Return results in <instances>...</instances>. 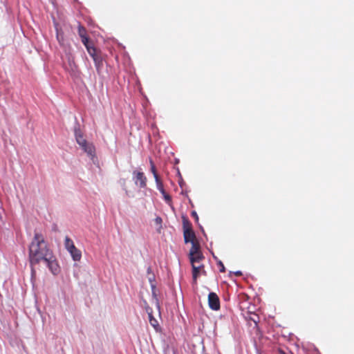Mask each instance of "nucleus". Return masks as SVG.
Wrapping results in <instances>:
<instances>
[{
    "label": "nucleus",
    "mask_w": 354,
    "mask_h": 354,
    "mask_svg": "<svg viewBox=\"0 0 354 354\" xmlns=\"http://www.w3.org/2000/svg\"><path fill=\"white\" fill-rule=\"evenodd\" d=\"M28 259L31 268V280L35 277L34 266L44 262L53 275L59 272V264L41 233L35 232L28 247Z\"/></svg>",
    "instance_id": "obj_1"
},
{
    "label": "nucleus",
    "mask_w": 354,
    "mask_h": 354,
    "mask_svg": "<svg viewBox=\"0 0 354 354\" xmlns=\"http://www.w3.org/2000/svg\"><path fill=\"white\" fill-rule=\"evenodd\" d=\"M74 133L77 143L84 152L87 154L88 157L94 162L96 158L95 147L94 145L92 142H88L84 138L83 133L79 127H75Z\"/></svg>",
    "instance_id": "obj_2"
},
{
    "label": "nucleus",
    "mask_w": 354,
    "mask_h": 354,
    "mask_svg": "<svg viewBox=\"0 0 354 354\" xmlns=\"http://www.w3.org/2000/svg\"><path fill=\"white\" fill-rule=\"evenodd\" d=\"M64 246L66 250L70 253L73 261H80L82 258L81 251L75 246L73 240L67 236L64 239Z\"/></svg>",
    "instance_id": "obj_3"
},
{
    "label": "nucleus",
    "mask_w": 354,
    "mask_h": 354,
    "mask_svg": "<svg viewBox=\"0 0 354 354\" xmlns=\"http://www.w3.org/2000/svg\"><path fill=\"white\" fill-rule=\"evenodd\" d=\"M183 227L185 242L187 243L189 242L192 243V241H195V233L192 229L191 223L186 218H183Z\"/></svg>",
    "instance_id": "obj_4"
},
{
    "label": "nucleus",
    "mask_w": 354,
    "mask_h": 354,
    "mask_svg": "<svg viewBox=\"0 0 354 354\" xmlns=\"http://www.w3.org/2000/svg\"><path fill=\"white\" fill-rule=\"evenodd\" d=\"M132 174L133 180L136 186L140 188H145L147 187V177L142 171L134 170Z\"/></svg>",
    "instance_id": "obj_5"
},
{
    "label": "nucleus",
    "mask_w": 354,
    "mask_h": 354,
    "mask_svg": "<svg viewBox=\"0 0 354 354\" xmlns=\"http://www.w3.org/2000/svg\"><path fill=\"white\" fill-rule=\"evenodd\" d=\"M208 304L212 310H218L220 308V301L217 295L210 292L208 295Z\"/></svg>",
    "instance_id": "obj_6"
},
{
    "label": "nucleus",
    "mask_w": 354,
    "mask_h": 354,
    "mask_svg": "<svg viewBox=\"0 0 354 354\" xmlns=\"http://www.w3.org/2000/svg\"><path fill=\"white\" fill-rule=\"evenodd\" d=\"M156 187H157L158 190L162 194V197L165 199V201H166V203L168 204H170L171 202V197L168 194L166 193L162 181L160 180L158 181H156Z\"/></svg>",
    "instance_id": "obj_7"
},
{
    "label": "nucleus",
    "mask_w": 354,
    "mask_h": 354,
    "mask_svg": "<svg viewBox=\"0 0 354 354\" xmlns=\"http://www.w3.org/2000/svg\"><path fill=\"white\" fill-rule=\"evenodd\" d=\"M66 69L71 74L76 75L77 72V67L73 58H68V66H66Z\"/></svg>",
    "instance_id": "obj_8"
},
{
    "label": "nucleus",
    "mask_w": 354,
    "mask_h": 354,
    "mask_svg": "<svg viewBox=\"0 0 354 354\" xmlns=\"http://www.w3.org/2000/svg\"><path fill=\"white\" fill-rule=\"evenodd\" d=\"M192 277L193 281L194 283H196L197 278L198 277V274L201 272V268L203 267V265L198 264V265H194L192 264Z\"/></svg>",
    "instance_id": "obj_9"
},
{
    "label": "nucleus",
    "mask_w": 354,
    "mask_h": 354,
    "mask_svg": "<svg viewBox=\"0 0 354 354\" xmlns=\"http://www.w3.org/2000/svg\"><path fill=\"white\" fill-rule=\"evenodd\" d=\"M203 259H204V257L201 252L194 254V256H189V260H190L191 264H194V265L201 264V261Z\"/></svg>",
    "instance_id": "obj_10"
},
{
    "label": "nucleus",
    "mask_w": 354,
    "mask_h": 354,
    "mask_svg": "<svg viewBox=\"0 0 354 354\" xmlns=\"http://www.w3.org/2000/svg\"><path fill=\"white\" fill-rule=\"evenodd\" d=\"M148 317H149V321L150 324L156 329L157 330L159 327L158 322L157 319H156L153 316L152 310L147 309Z\"/></svg>",
    "instance_id": "obj_11"
},
{
    "label": "nucleus",
    "mask_w": 354,
    "mask_h": 354,
    "mask_svg": "<svg viewBox=\"0 0 354 354\" xmlns=\"http://www.w3.org/2000/svg\"><path fill=\"white\" fill-rule=\"evenodd\" d=\"M192 248L189 250V256H194V254L201 253L200 251V246L198 243L196 241H192Z\"/></svg>",
    "instance_id": "obj_12"
},
{
    "label": "nucleus",
    "mask_w": 354,
    "mask_h": 354,
    "mask_svg": "<svg viewBox=\"0 0 354 354\" xmlns=\"http://www.w3.org/2000/svg\"><path fill=\"white\" fill-rule=\"evenodd\" d=\"M55 29H56V37H57V40L58 41L59 44L61 45V46H64V35H63V32H61L58 28L57 27V25H55Z\"/></svg>",
    "instance_id": "obj_13"
},
{
    "label": "nucleus",
    "mask_w": 354,
    "mask_h": 354,
    "mask_svg": "<svg viewBox=\"0 0 354 354\" xmlns=\"http://www.w3.org/2000/svg\"><path fill=\"white\" fill-rule=\"evenodd\" d=\"M95 63V68L99 71L103 65V60L101 56L98 55L93 59Z\"/></svg>",
    "instance_id": "obj_14"
},
{
    "label": "nucleus",
    "mask_w": 354,
    "mask_h": 354,
    "mask_svg": "<svg viewBox=\"0 0 354 354\" xmlns=\"http://www.w3.org/2000/svg\"><path fill=\"white\" fill-rule=\"evenodd\" d=\"M148 280L150 283L151 290H156V277L154 273H151V274L148 275Z\"/></svg>",
    "instance_id": "obj_15"
},
{
    "label": "nucleus",
    "mask_w": 354,
    "mask_h": 354,
    "mask_svg": "<svg viewBox=\"0 0 354 354\" xmlns=\"http://www.w3.org/2000/svg\"><path fill=\"white\" fill-rule=\"evenodd\" d=\"M149 162H150V166H151V173L153 175V177L155 178V181L156 182V181L160 180V178H159L157 174L156 167L154 165L153 162L152 161V160L150 159Z\"/></svg>",
    "instance_id": "obj_16"
},
{
    "label": "nucleus",
    "mask_w": 354,
    "mask_h": 354,
    "mask_svg": "<svg viewBox=\"0 0 354 354\" xmlns=\"http://www.w3.org/2000/svg\"><path fill=\"white\" fill-rule=\"evenodd\" d=\"M86 50L93 59H94L95 57L98 56V55L96 53V49L94 47L87 46Z\"/></svg>",
    "instance_id": "obj_17"
},
{
    "label": "nucleus",
    "mask_w": 354,
    "mask_h": 354,
    "mask_svg": "<svg viewBox=\"0 0 354 354\" xmlns=\"http://www.w3.org/2000/svg\"><path fill=\"white\" fill-rule=\"evenodd\" d=\"M78 34H79V36L81 38L86 36V29L83 26H82L80 25L78 27Z\"/></svg>",
    "instance_id": "obj_18"
},
{
    "label": "nucleus",
    "mask_w": 354,
    "mask_h": 354,
    "mask_svg": "<svg viewBox=\"0 0 354 354\" xmlns=\"http://www.w3.org/2000/svg\"><path fill=\"white\" fill-rule=\"evenodd\" d=\"M81 39H82V42L83 43V44L85 46V47L86 48H87V46H91L88 44V37L87 36L81 38Z\"/></svg>",
    "instance_id": "obj_19"
},
{
    "label": "nucleus",
    "mask_w": 354,
    "mask_h": 354,
    "mask_svg": "<svg viewBox=\"0 0 354 354\" xmlns=\"http://www.w3.org/2000/svg\"><path fill=\"white\" fill-rule=\"evenodd\" d=\"M162 220L160 216H157L155 218V223L156 225H158L159 226V228L162 227Z\"/></svg>",
    "instance_id": "obj_20"
},
{
    "label": "nucleus",
    "mask_w": 354,
    "mask_h": 354,
    "mask_svg": "<svg viewBox=\"0 0 354 354\" xmlns=\"http://www.w3.org/2000/svg\"><path fill=\"white\" fill-rule=\"evenodd\" d=\"M217 264L219 266V271L221 272H224L225 269V266H224L223 263H222V261H218Z\"/></svg>",
    "instance_id": "obj_21"
},
{
    "label": "nucleus",
    "mask_w": 354,
    "mask_h": 354,
    "mask_svg": "<svg viewBox=\"0 0 354 354\" xmlns=\"http://www.w3.org/2000/svg\"><path fill=\"white\" fill-rule=\"evenodd\" d=\"M152 294H153V295L156 297V306H157V308H158V310H160V304H159L158 299H157V297H156V292H155V290H152Z\"/></svg>",
    "instance_id": "obj_22"
},
{
    "label": "nucleus",
    "mask_w": 354,
    "mask_h": 354,
    "mask_svg": "<svg viewBox=\"0 0 354 354\" xmlns=\"http://www.w3.org/2000/svg\"><path fill=\"white\" fill-rule=\"evenodd\" d=\"M192 216L195 218L196 221H198V216L197 213L195 211H193L192 212Z\"/></svg>",
    "instance_id": "obj_23"
},
{
    "label": "nucleus",
    "mask_w": 354,
    "mask_h": 354,
    "mask_svg": "<svg viewBox=\"0 0 354 354\" xmlns=\"http://www.w3.org/2000/svg\"><path fill=\"white\" fill-rule=\"evenodd\" d=\"M147 273L148 275H150L151 274V273H153V271H152V269L151 268V266H149L147 269Z\"/></svg>",
    "instance_id": "obj_24"
},
{
    "label": "nucleus",
    "mask_w": 354,
    "mask_h": 354,
    "mask_svg": "<svg viewBox=\"0 0 354 354\" xmlns=\"http://www.w3.org/2000/svg\"><path fill=\"white\" fill-rule=\"evenodd\" d=\"M235 275L236 276H240L242 274L241 272V271H236L234 272Z\"/></svg>",
    "instance_id": "obj_25"
}]
</instances>
